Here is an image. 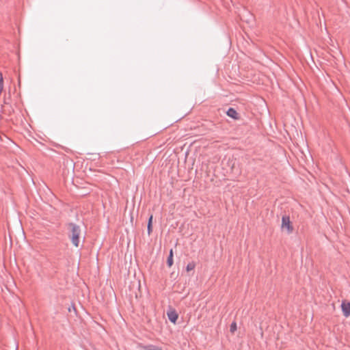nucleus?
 Listing matches in <instances>:
<instances>
[{"label": "nucleus", "instance_id": "f257e3e1", "mask_svg": "<svg viewBox=\"0 0 350 350\" xmlns=\"http://www.w3.org/2000/svg\"><path fill=\"white\" fill-rule=\"evenodd\" d=\"M70 226L71 229L70 239L72 243L75 247H78L79 245V235L81 234L80 228L75 224H70Z\"/></svg>", "mask_w": 350, "mask_h": 350}, {"label": "nucleus", "instance_id": "f03ea898", "mask_svg": "<svg viewBox=\"0 0 350 350\" xmlns=\"http://www.w3.org/2000/svg\"><path fill=\"white\" fill-rule=\"evenodd\" d=\"M282 230L285 231L288 234H291L293 231V227L290 220L289 217L283 216L282 218Z\"/></svg>", "mask_w": 350, "mask_h": 350}, {"label": "nucleus", "instance_id": "7ed1b4c3", "mask_svg": "<svg viewBox=\"0 0 350 350\" xmlns=\"http://www.w3.org/2000/svg\"><path fill=\"white\" fill-rule=\"evenodd\" d=\"M341 308L342 313L345 317H348L350 315V302L347 301H343L341 304Z\"/></svg>", "mask_w": 350, "mask_h": 350}, {"label": "nucleus", "instance_id": "20e7f679", "mask_svg": "<svg viewBox=\"0 0 350 350\" xmlns=\"http://www.w3.org/2000/svg\"><path fill=\"white\" fill-rule=\"evenodd\" d=\"M167 317H168L169 320L172 323H176V322L178 319V315L174 310H171L167 312Z\"/></svg>", "mask_w": 350, "mask_h": 350}, {"label": "nucleus", "instance_id": "39448f33", "mask_svg": "<svg viewBox=\"0 0 350 350\" xmlns=\"http://www.w3.org/2000/svg\"><path fill=\"white\" fill-rule=\"evenodd\" d=\"M227 113V115H228L229 117H230V118H233V119H234V120H238V119L239 118V116L238 113H237V111H236L234 109H233V108H230V109H228V110L227 111V113Z\"/></svg>", "mask_w": 350, "mask_h": 350}, {"label": "nucleus", "instance_id": "423d86ee", "mask_svg": "<svg viewBox=\"0 0 350 350\" xmlns=\"http://www.w3.org/2000/svg\"><path fill=\"white\" fill-rule=\"evenodd\" d=\"M173 250H170V254H169V256H168V258H167V263L168 265V266L170 267L172 266L173 263H174V260H173Z\"/></svg>", "mask_w": 350, "mask_h": 350}, {"label": "nucleus", "instance_id": "0eeeda50", "mask_svg": "<svg viewBox=\"0 0 350 350\" xmlns=\"http://www.w3.org/2000/svg\"><path fill=\"white\" fill-rule=\"evenodd\" d=\"M237 329V325L236 322H232L230 326V332L232 334H234Z\"/></svg>", "mask_w": 350, "mask_h": 350}, {"label": "nucleus", "instance_id": "6e6552de", "mask_svg": "<svg viewBox=\"0 0 350 350\" xmlns=\"http://www.w3.org/2000/svg\"><path fill=\"white\" fill-rule=\"evenodd\" d=\"M196 267V263L194 262H191L187 264V267H186V270L187 271H191L192 270H193Z\"/></svg>", "mask_w": 350, "mask_h": 350}, {"label": "nucleus", "instance_id": "1a4fd4ad", "mask_svg": "<svg viewBox=\"0 0 350 350\" xmlns=\"http://www.w3.org/2000/svg\"><path fill=\"white\" fill-rule=\"evenodd\" d=\"M3 88V81L2 75L0 74V94L1 93Z\"/></svg>", "mask_w": 350, "mask_h": 350}, {"label": "nucleus", "instance_id": "9d476101", "mask_svg": "<svg viewBox=\"0 0 350 350\" xmlns=\"http://www.w3.org/2000/svg\"><path fill=\"white\" fill-rule=\"evenodd\" d=\"M152 224H148V234L150 235L152 232Z\"/></svg>", "mask_w": 350, "mask_h": 350}, {"label": "nucleus", "instance_id": "9b49d317", "mask_svg": "<svg viewBox=\"0 0 350 350\" xmlns=\"http://www.w3.org/2000/svg\"><path fill=\"white\" fill-rule=\"evenodd\" d=\"M149 350H161V349L158 347H150Z\"/></svg>", "mask_w": 350, "mask_h": 350}, {"label": "nucleus", "instance_id": "f8f14e48", "mask_svg": "<svg viewBox=\"0 0 350 350\" xmlns=\"http://www.w3.org/2000/svg\"><path fill=\"white\" fill-rule=\"evenodd\" d=\"M152 217H152V215H151V216L150 217V218H149V219H148V224H152Z\"/></svg>", "mask_w": 350, "mask_h": 350}]
</instances>
